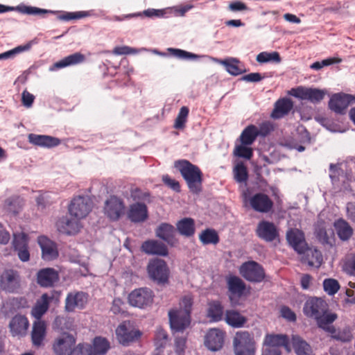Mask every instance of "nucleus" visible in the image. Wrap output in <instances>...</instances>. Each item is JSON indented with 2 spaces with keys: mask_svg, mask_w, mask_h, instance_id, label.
<instances>
[{
  "mask_svg": "<svg viewBox=\"0 0 355 355\" xmlns=\"http://www.w3.org/2000/svg\"><path fill=\"white\" fill-rule=\"evenodd\" d=\"M293 107V101L287 98L279 99L275 104V108L271 114L273 119H280L287 115Z\"/></svg>",
  "mask_w": 355,
  "mask_h": 355,
  "instance_id": "473e14b6",
  "label": "nucleus"
},
{
  "mask_svg": "<svg viewBox=\"0 0 355 355\" xmlns=\"http://www.w3.org/2000/svg\"><path fill=\"white\" fill-rule=\"evenodd\" d=\"M189 113V109L187 106H182L175 120L173 127L175 129L182 130L185 128L186 123L187 121L188 115Z\"/></svg>",
  "mask_w": 355,
  "mask_h": 355,
  "instance_id": "8fccbe9b",
  "label": "nucleus"
},
{
  "mask_svg": "<svg viewBox=\"0 0 355 355\" xmlns=\"http://www.w3.org/2000/svg\"><path fill=\"white\" fill-rule=\"evenodd\" d=\"M166 12L164 10H159L154 8H148L144 10L143 12L132 13L128 15H123L121 16H113L112 20L121 21L125 19H129L133 17H139L144 15L147 17H163Z\"/></svg>",
  "mask_w": 355,
  "mask_h": 355,
  "instance_id": "72a5a7b5",
  "label": "nucleus"
},
{
  "mask_svg": "<svg viewBox=\"0 0 355 355\" xmlns=\"http://www.w3.org/2000/svg\"><path fill=\"white\" fill-rule=\"evenodd\" d=\"M239 272L243 278L252 282H261L266 276L263 266L254 261L243 263Z\"/></svg>",
  "mask_w": 355,
  "mask_h": 355,
  "instance_id": "0eeeda50",
  "label": "nucleus"
},
{
  "mask_svg": "<svg viewBox=\"0 0 355 355\" xmlns=\"http://www.w3.org/2000/svg\"><path fill=\"white\" fill-rule=\"evenodd\" d=\"M69 355H89L87 348V343H79L76 346H73Z\"/></svg>",
  "mask_w": 355,
  "mask_h": 355,
  "instance_id": "0e129e2a",
  "label": "nucleus"
},
{
  "mask_svg": "<svg viewBox=\"0 0 355 355\" xmlns=\"http://www.w3.org/2000/svg\"><path fill=\"white\" fill-rule=\"evenodd\" d=\"M249 145L236 146L234 150V155L236 157L244 158L245 159H250L253 156V150Z\"/></svg>",
  "mask_w": 355,
  "mask_h": 355,
  "instance_id": "3c124183",
  "label": "nucleus"
},
{
  "mask_svg": "<svg viewBox=\"0 0 355 355\" xmlns=\"http://www.w3.org/2000/svg\"><path fill=\"white\" fill-rule=\"evenodd\" d=\"M286 240L289 245L299 254L307 248L304 234L297 228H291L286 232Z\"/></svg>",
  "mask_w": 355,
  "mask_h": 355,
  "instance_id": "a211bd4d",
  "label": "nucleus"
},
{
  "mask_svg": "<svg viewBox=\"0 0 355 355\" xmlns=\"http://www.w3.org/2000/svg\"><path fill=\"white\" fill-rule=\"evenodd\" d=\"M192 193L198 194L202 191L203 174L200 168L187 159H180L175 162Z\"/></svg>",
  "mask_w": 355,
  "mask_h": 355,
  "instance_id": "f03ea898",
  "label": "nucleus"
},
{
  "mask_svg": "<svg viewBox=\"0 0 355 355\" xmlns=\"http://www.w3.org/2000/svg\"><path fill=\"white\" fill-rule=\"evenodd\" d=\"M17 10H20L23 13H26L28 15H42L46 13H53L52 11L45 10V9H41L36 7H31V6H24L23 8H19Z\"/></svg>",
  "mask_w": 355,
  "mask_h": 355,
  "instance_id": "bf43d9fd",
  "label": "nucleus"
},
{
  "mask_svg": "<svg viewBox=\"0 0 355 355\" xmlns=\"http://www.w3.org/2000/svg\"><path fill=\"white\" fill-rule=\"evenodd\" d=\"M125 205L121 198L111 196L105 203V214L113 221L118 220L124 214Z\"/></svg>",
  "mask_w": 355,
  "mask_h": 355,
  "instance_id": "ddd939ff",
  "label": "nucleus"
},
{
  "mask_svg": "<svg viewBox=\"0 0 355 355\" xmlns=\"http://www.w3.org/2000/svg\"><path fill=\"white\" fill-rule=\"evenodd\" d=\"M168 339V334L162 329H157L155 334V343L157 348L164 347Z\"/></svg>",
  "mask_w": 355,
  "mask_h": 355,
  "instance_id": "052dcab7",
  "label": "nucleus"
},
{
  "mask_svg": "<svg viewBox=\"0 0 355 355\" xmlns=\"http://www.w3.org/2000/svg\"><path fill=\"white\" fill-rule=\"evenodd\" d=\"M328 308V304L324 300L311 297L305 302L303 312L306 316L315 320L317 318H320V314L325 313Z\"/></svg>",
  "mask_w": 355,
  "mask_h": 355,
  "instance_id": "9d476101",
  "label": "nucleus"
},
{
  "mask_svg": "<svg viewBox=\"0 0 355 355\" xmlns=\"http://www.w3.org/2000/svg\"><path fill=\"white\" fill-rule=\"evenodd\" d=\"M233 346L235 355H255L256 342L253 335L247 331L236 333Z\"/></svg>",
  "mask_w": 355,
  "mask_h": 355,
  "instance_id": "7ed1b4c3",
  "label": "nucleus"
},
{
  "mask_svg": "<svg viewBox=\"0 0 355 355\" xmlns=\"http://www.w3.org/2000/svg\"><path fill=\"white\" fill-rule=\"evenodd\" d=\"M51 298L47 293H44L40 300H38L31 311L32 315L37 319L41 320L42 316L47 311L50 300Z\"/></svg>",
  "mask_w": 355,
  "mask_h": 355,
  "instance_id": "4c0bfd02",
  "label": "nucleus"
},
{
  "mask_svg": "<svg viewBox=\"0 0 355 355\" xmlns=\"http://www.w3.org/2000/svg\"><path fill=\"white\" fill-rule=\"evenodd\" d=\"M193 304L192 296L184 295L180 301L179 308H174L168 311L170 327L172 331L182 332L189 326Z\"/></svg>",
  "mask_w": 355,
  "mask_h": 355,
  "instance_id": "f257e3e1",
  "label": "nucleus"
},
{
  "mask_svg": "<svg viewBox=\"0 0 355 355\" xmlns=\"http://www.w3.org/2000/svg\"><path fill=\"white\" fill-rule=\"evenodd\" d=\"M320 317L315 319L318 324L319 327L326 331L327 327H329V324H331L337 318V315L335 313H327V311L325 313L320 314Z\"/></svg>",
  "mask_w": 355,
  "mask_h": 355,
  "instance_id": "6e6d98bb",
  "label": "nucleus"
},
{
  "mask_svg": "<svg viewBox=\"0 0 355 355\" xmlns=\"http://www.w3.org/2000/svg\"><path fill=\"white\" fill-rule=\"evenodd\" d=\"M199 240L203 245H216L220 239L218 232L214 229L207 228L202 231L199 235Z\"/></svg>",
  "mask_w": 355,
  "mask_h": 355,
  "instance_id": "49530a36",
  "label": "nucleus"
},
{
  "mask_svg": "<svg viewBox=\"0 0 355 355\" xmlns=\"http://www.w3.org/2000/svg\"><path fill=\"white\" fill-rule=\"evenodd\" d=\"M76 343V339L73 335L69 333H63L55 339L52 349L55 355H69Z\"/></svg>",
  "mask_w": 355,
  "mask_h": 355,
  "instance_id": "f8f14e48",
  "label": "nucleus"
},
{
  "mask_svg": "<svg viewBox=\"0 0 355 355\" xmlns=\"http://www.w3.org/2000/svg\"><path fill=\"white\" fill-rule=\"evenodd\" d=\"M38 244L42 250V258L45 261H52L58 257V250L55 243L45 236L37 239Z\"/></svg>",
  "mask_w": 355,
  "mask_h": 355,
  "instance_id": "aec40b11",
  "label": "nucleus"
},
{
  "mask_svg": "<svg viewBox=\"0 0 355 355\" xmlns=\"http://www.w3.org/2000/svg\"><path fill=\"white\" fill-rule=\"evenodd\" d=\"M88 16V13L85 11H78L73 12H65L59 17L60 19L64 21H69L72 19H79Z\"/></svg>",
  "mask_w": 355,
  "mask_h": 355,
  "instance_id": "680f3d73",
  "label": "nucleus"
},
{
  "mask_svg": "<svg viewBox=\"0 0 355 355\" xmlns=\"http://www.w3.org/2000/svg\"><path fill=\"white\" fill-rule=\"evenodd\" d=\"M292 345L297 355H313L310 345L299 336H293Z\"/></svg>",
  "mask_w": 355,
  "mask_h": 355,
  "instance_id": "a19ab883",
  "label": "nucleus"
},
{
  "mask_svg": "<svg viewBox=\"0 0 355 355\" xmlns=\"http://www.w3.org/2000/svg\"><path fill=\"white\" fill-rule=\"evenodd\" d=\"M89 355H105L110 348L109 341L100 336L94 338L92 344L87 343Z\"/></svg>",
  "mask_w": 355,
  "mask_h": 355,
  "instance_id": "c85d7f7f",
  "label": "nucleus"
},
{
  "mask_svg": "<svg viewBox=\"0 0 355 355\" xmlns=\"http://www.w3.org/2000/svg\"><path fill=\"white\" fill-rule=\"evenodd\" d=\"M257 236L268 242L274 241L278 236V231L274 223L262 220L259 223L257 228Z\"/></svg>",
  "mask_w": 355,
  "mask_h": 355,
  "instance_id": "393cba45",
  "label": "nucleus"
},
{
  "mask_svg": "<svg viewBox=\"0 0 355 355\" xmlns=\"http://www.w3.org/2000/svg\"><path fill=\"white\" fill-rule=\"evenodd\" d=\"M153 291L148 288H139L132 291L128 295V302L132 306L144 309L150 306L154 299Z\"/></svg>",
  "mask_w": 355,
  "mask_h": 355,
  "instance_id": "423d86ee",
  "label": "nucleus"
},
{
  "mask_svg": "<svg viewBox=\"0 0 355 355\" xmlns=\"http://www.w3.org/2000/svg\"><path fill=\"white\" fill-rule=\"evenodd\" d=\"M21 279L19 272L13 269L3 271L0 278V286L3 291L9 293H18L21 289Z\"/></svg>",
  "mask_w": 355,
  "mask_h": 355,
  "instance_id": "1a4fd4ad",
  "label": "nucleus"
},
{
  "mask_svg": "<svg viewBox=\"0 0 355 355\" xmlns=\"http://www.w3.org/2000/svg\"><path fill=\"white\" fill-rule=\"evenodd\" d=\"M123 305V302L120 298H114L112 304L110 309V311L114 314H119L123 312L122 306Z\"/></svg>",
  "mask_w": 355,
  "mask_h": 355,
  "instance_id": "774afa93",
  "label": "nucleus"
},
{
  "mask_svg": "<svg viewBox=\"0 0 355 355\" xmlns=\"http://www.w3.org/2000/svg\"><path fill=\"white\" fill-rule=\"evenodd\" d=\"M21 199L19 197H10L6 200L4 207L9 212L17 214L21 208Z\"/></svg>",
  "mask_w": 355,
  "mask_h": 355,
  "instance_id": "603ef678",
  "label": "nucleus"
},
{
  "mask_svg": "<svg viewBox=\"0 0 355 355\" xmlns=\"http://www.w3.org/2000/svg\"><path fill=\"white\" fill-rule=\"evenodd\" d=\"M234 179L238 183L246 184L249 175L246 166L243 162L237 163L233 168Z\"/></svg>",
  "mask_w": 355,
  "mask_h": 355,
  "instance_id": "09e8293b",
  "label": "nucleus"
},
{
  "mask_svg": "<svg viewBox=\"0 0 355 355\" xmlns=\"http://www.w3.org/2000/svg\"><path fill=\"white\" fill-rule=\"evenodd\" d=\"M168 51L173 56L181 59L196 58L198 55L179 49L168 48Z\"/></svg>",
  "mask_w": 355,
  "mask_h": 355,
  "instance_id": "13d9d810",
  "label": "nucleus"
},
{
  "mask_svg": "<svg viewBox=\"0 0 355 355\" xmlns=\"http://www.w3.org/2000/svg\"><path fill=\"white\" fill-rule=\"evenodd\" d=\"M218 63L223 65L226 71L233 75L238 76L245 71L244 67L236 58H227L225 60H216Z\"/></svg>",
  "mask_w": 355,
  "mask_h": 355,
  "instance_id": "e433bc0d",
  "label": "nucleus"
},
{
  "mask_svg": "<svg viewBox=\"0 0 355 355\" xmlns=\"http://www.w3.org/2000/svg\"><path fill=\"white\" fill-rule=\"evenodd\" d=\"M88 301V295L84 292L69 293L65 299L64 309L67 312H73L76 309H83Z\"/></svg>",
  "mask_w": 355,
  "mask_h": 355,
  "instance_id": "4468645a",
  "label": "nucleus"
},
{
  "mask_svg": "<svg viewBox=\"0 0 355 355\" xmlns=\"http://www.w3.org/2000/svg\"><path fill=\"white\" fill-rule=\"evenodd\" d=\"M315 234L321 243L333 245L334 233L332 230L327 231L323 226L318 225L315 228Z\"/></svg>",
  "mask_w": 355,
  "mask_h": 355,
  "instance_id": "de8ad7c7",
  "label": "nucleus"
},
{
  "mask_svg": "<svg viewBox=\"0 0 355 355\" xmlns=\"http://www.w3.org/2000/svg\"><path fill=\"white\" fill-rule=\"evenodd\" d=\"M59 280L58 272L52 268H45L37 273V283L44 288L51 287Z\"/></svg>",
  "mask_w": 355,
  "mask_h": 355,
  "instance_id": "5701e85b",
  "label": "nucleus"
},
{
  "mask_svg": "<svg viewBox=\"0 0 355 355\" xmlns=\"http://www.w3.org/2000/svg\"><path fill=\"white\" fill-rule=\"evenodd\" d=\"M28 241V236L24 232L13 234L12 248L20 261L23 262H26L30 259Z\"/></svg>",
  "mask_w": 355,
  "mask_h": 355,
  "instance_id": "9b49d317",
  "label": "nucleus"
},
{
  "mask_svg": "<svg viewBox=\"0 0 355 355\" xmlns=\"http://www.w3.org/2000/svg\"><path fill=\"white\" fill-rule=\"evenodd\" d=\"M176 227L180 234L185 237H191L195 234V221L191 218H184L178 220Z\"/></svg>",
  "mask_w": 355,
  "mask_h": 355,
  "instance_id": "c9c22d12",
  "label": "nucleus"
},
{
  "mask_svg": "<svg viewBox=\"0 0 355 355\" xmlns=\"http://www.w3.org/2000/svg\"><path fill=\"white\" fill-rule=\"evenodd\" d=\"M225 320L231 327L239 328L245 324L247 319L236 311L227 310L225 312Z\"/></svg>",
  "mask_w": 355,
  "mask_h": 355,
  "instance_id": "79ce46f5",
  "label": "nucleus"
},
{
  "mask_svg": "<svg viewBox=\"0 0 355 355\" xmlns=\"http://www.w3.org/2000/svg\"><path fill=\"white\" fill-rule=\"evenodd\" d=\"M147 271L149 277L158 284L168 282L169 269L165 261L159 259H154L149 261L147 266Z\"/></svg>",
  "mask_w": 355,
  "mask_h": 355,
  "instance_id": "20e7f679",
  "label": "nucleus"
},
{
  "mask_svg": "<svg viewBox=\"0 0 355 355\" xmlns=\"http://www.w3.org/2000/svg\"><path fill=\"white\" fill-rule=\"evenodd\" d=\"M227 285L228 288V297L231 302L238 300L244 295L246 285L245 282L239 277L233 275L227 279Z\"/></svg>",
  "mask_w": 355,
  "mask_h": 355,
  "instance_id": "dca6fc26",
  "label": "nucleus"
},
{
  "mask_svg": "<svg viewBox=\"0 0 355 355\" xmlns=\"http://www.w3.org/2000/svg\"><path fill=\"white\" fill-rule=\"evenodd\" d=\"M156 236L174 246L178 243L175 227L167 223H162L155 230Z\"/></svg>",
  "mask_w": 355,
  "mask_h": 355,
  "instance_id": "4be33fe9",
  "label": "nucleus"
},
{
  "mask_svg": "<svg viewBox=\"0 0 355 355\" xmlns=\"http://www.w3.org/2000/svg\"><path fill=\"white\" fill-rule=\"evenodd\" d=\"M302 257V261L304 263H307L310 266L319 268L322 263V255L320 250L313 248H307Z\"/></svg>",
  "mask_w": 355,
  "mask_h": 355,
  "instance_id": "2f4dec72",
  "label": "nucleus"
},
{
  "mask_svg": "<svg viewBox=\"0 0 355 355\" xmlns=\"http://www.w3.org/2000/svg\"><path fill=\"white\" fill-rule=\"evenodd\" d=\"M251 207L256 211L260 213H268L273 208V201L266 193H257L249 199Z\"/></svg>",
  "mask_w": 355,
  "mask_h": 355,
  "instance_id": "f3484780",
  "label": "nucleus"
},
{
  "mask_svg": "<svg viewBox=\"0 0 355 355\" xmlns=\"http://www.w3.org/2000/svg\"><path fill=\"white\" fill-rule=\"evenodd\" d=\"M28 141L33 145L44 148H53L60 144L58 138L43 135L31 133L28 135Z\"/></svg>",
  "mask_w": 355,
  "mask_h": 355,
  "instance_id": "a878e982",
  "label": "nucleus"
},
{
  "mask_svg": "<svg viewBox=\"0 0 355 355\" xmlns=\"http://www.w3.org/2000/svg\"><path fill=\"white\" fill-rule=\"evenodd\" d=\"M85 56L81 53H75L56 62L53 64L55 69H62L71 65H76L85 61Z\"/></svg>",
  "mask_w": 355,
  "mask_h": 355,
  "instance_id": "58836bf2",
  "label": "nucleus"
},
{
  "mask_svg": "<svg viewBox=\"0 0 355 355\" xmlns=\"http://www.w3.org/2000/svg\"><path fill=\"white\" fill-rule=\"evenodd\" d=\"M257 61L260 63L268 62L270 61L275 62L277 63L280 62L281 58L278 52H261L257 56Z\"/></svg>",
  "mask_w": 355,
  "mask_h": 355,
  "instance_id": "864d4df0",
  "label": "nucleus"
},
{
  "mask_svg": "<svg viewBox=\"0 0 355 355\" xmlns=\"http://www.w3.org/2000/svg\"><path fill=\"white\" fill-rule=\"evenodd\" d=\"M92 202L89 198L84 196H77L73 198L69 206V212L76 219L85 218L91 211Z\"/></svg>",
  "mask_w": 355,
  "mask_h": 355,
  "instance_id": "6e6552de",
  "label": "nucleus"
},
{
  "mask_svg": "<svg viewBox=\"0 0 355 355\" xmlns=\"http://www.w3.org/2000/svg\"><path fill=\"white\" fill-rule=\"evenodd\" d=\"M141 250L148 254L166 256L168 253L165 244L157 240H148L141 245Z\"/></svg>",
  "mask_w": 355,
  "mask_h": 355,
  "instance_id": "cd10ccee",
  "label": "nucleus"
},
{
  "mask_svg": "<svg viewBox=\"0 0 355 355\" xmlns=\"http://www.w3.org/2000/svg\"><path fill=\"white\" fill-rule=\"evenodd\" d=\"M35 96L26 90H24L21 94V102L22 104L27 107L32 106Z\"/></svg>",
  "mask_w": 355,
  "mask_h": 355,
  "instance_id": "69168bd1",
  "label": "nucleus"
},
{
  "mask_svg": "<svg viewBox=\"0 0 355 355\" xmlns=\"http://www.w3.org/2000/svg\"><path fill=\"white\" fill-rule=\"evenodd\" d=\"M31 47V43L29 42L25 45L19 46L12 50L8 51L0 54V59H7L15 56L16 54L28 51Z\"/></svg>",
  "mask_w": 355,
  "mask_h": 355,
  "instance_id": "4d7b16f0",
  "label": "nucleus"
},
{
  "mask_svg": "<svg viewBox=\"0 0 355 355\" xmlns=\"http://www.w3.org/2000/svg\"><path fill=\"white\" fill-rule=\"evenodd\" d=\"M224 315V307L218 300H212L208 303L207 316L211 322L221 321Z\"/></svg>",
  "mask_w": 355,
  "mask_h": 355,
  "instance_id": "f704fd0d",
  "label": "nucleus"
},
{
  "mask_svg": "<svg viewBox=\"0 0 355 355\" xmlns=\"http://www.w3.org/2000/svg\"><path fill=\"white\" fill-rule=\"evenodd\" d=\"M116 335L121 344L128 345L130 343L137 340L141 337V332L131 321L125 320L116 329Z\"/></svg>",
  "mask_w": 355,
  "mask_h": 355,
  "instance_id": "39448f33",
  "label": "nucleus"
},
{
  "mask_svg": "<svg viewBox=\"0 0 355 355\" xmlns=\"http://www.w3.org/2000/svg\"><path fill=\"white\" fill-rule=\"evenodd\" d=\"M337 234L343 241H348L353 234V229L345 220L340 218L334 223Z\"/></svg>",
  "mask_w": 355,
  "mask_h": 355,
  "instance_id": "ea45409f",
  "label": "nucleus"
},
{
  "mask_svg": "<svg viewBox=\"0 0 355 355\" xmlns=\"http://www.w3.org/2000/svg\"><path fill=\"white\" fill-rule=\"evenodd\" d=\"M128 218L133 223L144 222L148 218V208L144 203L136 202L130 206Z\"/></svg>",
  "mask_w": 355,
  "mask_h": 355,
  "instance_id": "bb28decb",
  "label": "nucleus"
},
{
  "mask_svg": "<svg viewBox=\"0 0 355 355\" xmlns=\"http://www.w3.org/2000/svg\"><path fill=\"white\" fill-rule=\"evenodd\" d=\"M29 327L28 318L23 315L17 314L10 321L9 328L13 336H24Z\"/></svg>",
  "mask_w": 355,
  "mask_h": 355,
  "instance_id": "b1692460",
  "label": "nucleus"
},
{
  "mask_svg": "<svg viewBox=\"0 0 355 355\" xmlns=\"http://www.w3.org/2000/svg\"><path fill=\"white\" fill-rule=\"evenodd\" d=\"M355 103V96L346 94H334L329 102V108L339 114H343L347 107Z\"/></svg>",
  "mask_w": 355,
  "mask_h": 355,
  "instance_id": "2eb2a0df",
  "label": "nucleus"
},
{
  "mask_svg": "<svg viewBox=\"0 0 355 355\" xmlns=\"http://www.w3.org/2000/svg\"><path fill=\"white\" fill-rule=\"evenodd\" d=\"M291 94L296 98L302 100H308L311 103H318L324 97V92L319 89L304 88L299 87L293 89Z\"/></svg>",
  "mask_w": 355,
  "mask_h": 355,
  "instance_id": "6ab92c4d",
  "label": "nucleus"
},
{
  "mask_svg": "<svg viewBox=\"0 0 355 355\" xmlns=\"http://www.w3.org/2000/svg\"><path fill=\"white\" fill-rule=\"evenodd\" d=\"M264 340L266 343L272 344L274 346L281 349L285 347L288 351L289 349V340L286 335L282 334H266Z\"/></svg>",
  "mask_w": 355,
  "mask_h": 355,
  "instance_id": "c03bdc74",
  "label": "nucleus"
},
{
  "mask_svg": "<svg viewBox=\"0 0 355 355\" xmlns=\"http://www.w3.org/2000/svg\"><path fill=\"white\" fill-rule=\"evenodd\" d=\"M326 331L331 334V337L343 343L349 342L352 338L351 331L348 328L336 330L334 326L327 327Z\"/></svg>",
  "mask_w": 355,
  "mask_h": 355,
  "instance_id": "a18cd8bd",
  "label": "nucleus"
},
{
  "mask_svg": "<svg viewBox=\"0 0 355 355\" xmlns=\"http://www.w3.org/2000/svg\"><path fill=\"white\" fill-rule=\"evenodd\" d=\"M80 219H69L67 217H63L57 223L58 230L66 234H74L77 233L80 228Z\"/></svg>",
  "mask_w": 355,
  "mask_h": 355,
  "instance_id": "c756f323",
  "label": "nucleus"
},
{
  "mask_svg": "<svg viewBox=\"0 0 355 355\" xmlns=\"http://www.w3.org/2000/svg\"><path fill=\"white\" fill-rule=\"evenodd\" d=\"M258 137V128L254 125H248L240 135V141L243 145H252Z\"/></svg>",
  "mask_w": 355,
  "mask_h": 355,
  "instance_id": "37998d69",
  "label": "nucleus"
},
{
  "mask_svg": "<svg viewBox=\"0 0 355 355\" xmlns=\"http://www.w3.org/2000/svg\"><path fill=\"white\" fill-rule=\"evenodd\" d=\"M46 324L43 320H36L33 322L31 332L33 345L37 347H40L46 336Z\"/></svg>",
  "mask_w": 355,
  "mask_h": 355,
  "instance_id": "7c9ffc66",
  "label": "nucleus"
},
{
  "mask_svg": "<svg viewBox=\"0 0 355 355\" xmlns=\"http://www.w3.org/2000/svg\"><path fill=\"white\" fill-rule=\"evenodd\" d=\"M163 182L176 192L180 191V184L178 181L172 179L168 175H164L162 178Z\"/></svg>",
  "mask_w": 355,
  "mask_h": 355,
  "instance_id": "e2e57ef3",
  "label": "nucleus"
},
{
  "mask_svg": "<svg viewBox=\"0 0 355 355\" xmlns=\"http://www.w3.org/2000/svg\"><path fill=\"white\" fill-rule=\"evenodd\" d=\"M324 291L329 295H335L340 289V284L335 279H325L323 281Z\"/></svg>",
  "mask_w": 355,
  "mask_h": 355,
  "instance_id": "5fc2aeb1",
  "label": "nucleus"
},
{
  "mask_svg": "<svg viewBox=\"0 0 355 355\" xmlns=\"http://www.w3.org/2000/svg\"><path fill=\"white\" fill-rule=\"evenodd\" d=\"M224 338V331L219 329H211L205 336V345L211 351H218L223 347Z\"/></svg>",
  "mask_w": 355,
  "mask_h": 355,
  "instance_id": "412c9836",
  "label": "nucleus"
},
{
  "mask_svg": "<svg viewBox=\"0 0 355 355\" xmlns=\"http://www.w3.org/2000/svg\"><path fill=\"white\" fill-rule=\"evenodd\" d=\"M281 315L288 321L293 322L296 320L295 313L286 306H284L281 308Z\"/></svg>",
  "mask_w": 355,
  "mask_h": 355,
  "instance_id": "338daca9",
  "label": "nucleus"
}]
</instances>
